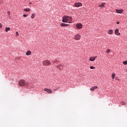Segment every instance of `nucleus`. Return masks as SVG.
<instances>
[{
    "label": "nucleus",
    "instance_id": "obj_15",
    "mask_svg": "<svg viewBox=\"0 0 127 127\" xmlns=\"http://www.w3.org/2000/svg\"><path fill=\"white\" fill-rule=\"evenodd\" d=\"M55 63H59V61H58V60L53 61V64H55Z\"/></svg>",
    "mask_w": 127,
    "mask_h": 127
},
{
    "label": "nucleus",
    "instance_id": "obj_19",
    "mask_svg": "<svg viewBox=\"0 0 127 127\" xmlns=\"http://www.w3.org/2000/svg\"><path fill=\"white\" fill-rule=\"evenodd\" d=\"M8 30H10V28H9V27H6L5 31L6 32H7V31H8Z\"/></svg>",
    "mask_w": 127,
    "mask_h": 127
},
{
    "label": "nucleus",
    "instance_id": "obj_5",
    "mask_svg": "<svg viewBox=\"0 0 127 127\" xmlns=\"http://www.w3.org/2000/svg\"><path fill=\"white\" fill-rule=\"evenodd\" d=\"M82 5H83L82 3L80 2H76L74 3V6L76 7H80V6H82Z\"/></svg>",
    "mask_w": 127,
    "mask_h": 127
},
{
    "label": "nucleus",
    "instance_id": "obj_25",
    "mask_svg": "<svg viewBox=\"0 0 127 127\" xmlns=\"http://www.w3.org/2000/svg\"><path fill=\"white\" fill-rule=\"evenodd\" d=\"M121 105H123L124 106V105H126V103H125V102H122L121 103Z\"/></svg>",
    "mask_w": 127,
    "mask_h": 127
},
{
    "label": "nucleus",
    "instance_id": "obj_10",
    "mask_svg": "<svg viewBox=\"0 0 127 127\" xmlns=\"http://www.w3.org/2000/svg\"><path fill=\"white\" fill-rule=\"evenodd\" d=\"M96 89H98V86H93V87L90 88V91L93 92V91H95V90H96Z\"/></svg>",
    "mask_w": 127,
    "mask_h": 127
},
{
    "label": "nucleus",
    "instance_id": "obj_20",
    "mask_svg": "<svg viewBox=\"0 0 127 127\" xmlns=\"http://www.w3.org/2000/svg\"><path fill=\"white\" fill-rule=\"evenodd\" d=\"M31 17L32 19H33V18H34V17H35V15H34V14H32L31 16Z\"/></svg>",
    "mask_w": 127,
    "mask_h": 127
},
{
    "label": "nucleus",
    "instance_id": "obj_23",
    "mask_svg": "<svg viewBox=\"0 0 127 127\" xmlns=\"http://www.w3.org/2000/svg\"><path fill=\"white\" fill-rule=\"evenodd\" d=\"M109 52H111V50L108 49L106 51V53H109Z\"/></svg>",
    "mask_w": 127,
    "mask_h": 127
},
{
    "label": "nucleus",
    "instance_id": "obj_34",
    "mask_svg": "<svg viewBox=\"0 0 127 127\" xmlns=\"http://www.w3.org/2000/svg\"><path fill=\"white\" fill-rule=\"evenodd\" d=\"M29 4H31V2H30V3H29Z\"/></svg>",
    "mask_w": 127,
    "mask_h": 127
},
{
    "label": "nucleus",
    "instance_id": "obj_31",
    "mask_svg": "<svg viewBox=\"0 0 127 127\" xmlns=\"http://www.w3.org/2000/svg\"><path fill=\"white\" fill-rule=\"evenodd\" d=\"M117 24H120V22H117Z\"/></svg>",
    "mask_w": 127,
    "mask_h": 127
},
{
    "label": "nucleus",
    "instance_id": "obj_26",
    "mask_svg": "<svg viewBox=\"0 0 127 127\" xmlns=\"http://www.w3.org/2000/svg\"><path fill=\"white\" fill-rule=\"evenodd\" d=\"M16 36H18V35H19L18 32H16Z\"/></svg>",
    "mask_w": 127,
    "mask_h": 127
},
{
    "label": "nucleus",
    "instance_id": "obj_7",
    "mask_svg": "<svg viewBox=\"0 0 127 127\" xmlns=\"http://www.w3.org/2000/svg\"><path fill=\"white\" fill-rule=\"evenodd\" d=\"M44 90L45 91V92H47V93H48L49 94H52V90H51V89L45 88Z\"/></svg>",
    "mask_w": 127,
    "mask_h": 127
},
{
    "label": "nucleus",
    "instance_id": "obj_33",
    "mask_svg": "<svg viewBox=\"0 0 127 127\" xmlns=\"http://www.w3.org/2000/svg\"><path fill=\"white\" fill-rule=\"evenodd\" d=\"M69 26V24H66V26Z\"/></svg>",
    "mask_w": 127,
    "mask_h": 127
},
{
    "label": "nucleus",
    "instance_id": "obj_29",
    "mask_svg": "<svg viewBox=\"0 0 127 127\" xmlns=\"http://www.w3.org/2000/svg\"><path fill=\"white\" fill-rule=\"evenodd\" d=\"M115 79V80H119V78H118V77H116Z\"/></svg>",
    "mask_w": 127,
    "mask_h": 127
},
{
    "label": "nucleus",
    "instance_id": "obj_12",
    "mask_svg": "<svg viewBox=\"0 0 127 127\" xmlns=\"http://www.w3.org/2000/svg\"><path fill=\"white\" fill-rule=\"evenodd\" d=\"M97 57H91L90 58V61H95Z\"/></svg>",
    "mask_w": 127,
    "mask_h": 127
},
{
    "label": "nucleus",
    "instance_id": "obj_3",
    "mask_svg": "<svg viewBox=\"0 0 127 127\" xmlns=\"http://www.w3.org/2000/svg\"><path fill=\"white\" fill-rule=\"evenodd\" d=\"M43 65L44 66H50L51 65V62L49 60H45L43 62Z\"/></svg>",
    "mask_w": 127,
    "mask_h": 127
},
{
    "label": "nucleus",
    "instance_id": "obj_2",
    "mask_svg": "<svg viewBox=\"0 0 127 127\" xmlns=\"http://www.w3.org/2000/svg\"><path fill=\"white\" fill-rule=\"evenodd\" d=\"M18 85L20 87H27L28 82H26L24 79H21L18 82Z\"/></svg>",
    "mask_w": 127,
    "mask_h": 127
},
{
    "label": "nucleus",
    "instance_id": "obj_11",
    "mask_svg": "<svg viewBox=\"0 0 127 127\" xmlns=\"http://www.w3.org/2000/svg\"><path fill=\"white\" fill-rule=\"evenodd\" d=\"M57 67L59 69V70H62V69L63 68V65L59 64Z\"/></svg>",
    "mask_w": 127,
    "mask_h": 127
},
{
    "label": "nucleus",
    "instance_id": "obj_24",
    "mask_svg": "<svg viewBox=\"0 0 127 127\" xmlns=\"http://www.w3.org/2000/svg\"><path fill=\"white\" fill-rule=\"evenodd\" d=\"M108 33L109 34H112V30H110Z\"/></svg>",
    "mask_w": 127,
    "mask_h": 127
},
{
    "label": "nucleus",
    "instance_id": "obj_6",
    "mask_svg": "<svg viewBox=\"0 0 127 127\" xmlns=\"http://www.w3.org/2000/svg\"><path fill=\"white\" fill-rule=\"evenodd\" d=\"M76 28H77L78 29H81V28H82V27H83V25H82L81 23H77L76 25Z\"/></svg>",
    "mask_w": 127,
    "mask_h": 127
},
{
    "label": "nucleus",
    "instance_id": "obj_1",
    "mask_svg": "<svg viewBox=\"0 0 127 127\" xmlns=\"http://www.w3.org/2000/svg\"><path fill=\"white\" fill-rule=\"evenodd\" d=\"M63 22H65V23H72V17L69 16H64L63 17Z\"/></svg>",
    "mask_w": 127,
    "mask_h": 127
},
{
    "label": "nucleus",
    "instance_id": "obj_9",
    "mask_svg": "<svg viewBox=\"0 0 127 127\" xmlns=\"http://www.w3.org/2000/svg\"><path fill=\"white\" fill-rule=\"evenodd\" d=\"M115 33L116 35H118V36L121 35V33L119 32V29H116L115 30Z\"/></svg>",
    "mask_w": 127,
    "mask_h": 127
},
{
    "label": "nucleus",
    "instance_id": "obj_17",
    "mask_svg": "<svg viewBox=\"0 0 127 127\" xmlns=\"http://www.w3.org/2000/svg\"><path fill=\"white\" fill-rule=\"evenodd\" d=\"M24 11H26L28 12V11H30L31 9L30 8H26L23 9Z\"/></svg>",
    "mask_w": 127,
    "mask_h": 127
},
{
    "label": "nucleus",
    "instance_id": "obj_30",
    "mask_svg": "<svg viewBox=\"0 0 127 127\" xmlns=\"http://www.w3.org/2000/svg\"><path fill=\"white\" fill-rule=\"evenodd\" d=\"M1 27H2V25H1V23H0V28H1Z\"/></svg>",
    "mask_w": 127,
    "mask_h": 127
},
{
    "label": "nucleus",
    "instance_id": "obj_16",
    "mask_svg": "<svg viewBox=\"0 0 127 127\" xmlns=\"http://www.w3.org/2000/svg\"><path fill=\"white\" fill-rule=\"evenodd\" d=\"M115 77H116V74L115 73H112V78L113 79V81H114Z\"/></svg>",
    "mask_w": 127,
    "mask_h": 127
},
{
    "label": "nucleus",
    "instance_id": "obj_14",
    "mask_svg": "<svg viewBox=\"0 0 127 127\" xmlns=\"http://www.w3.org/2000/svg\"><path fill=\"white\" fill-rule=\"evenodd\" d=\"M105 3H103L102 4H100L99 5V7H104V6H105Z\"/></svg>",
    "mask_w": 127,
    "mask_h": 127
},
{
    "label": "nucleus",
    "instance_id": "obj_8",
    "mask_svg": "<svg viewBox=\"0 0 127 127\" xmlns=\"http://www.w3.org/2000/svg\"><path fill=\"white\" fill-rule=\"evenodd\" d=\"M116 11L117 12V13H122V12H124V9H116Z\"/></svg>",
    "mask_w": 127,
    "mask_h": 127
},
{
    "label": "nucleus",
    "instance_id": "obj_21",
    "mask_svg": "<svg viewBox=\"0 0 127 127\" xmlns=\"http://www.w3.org/2000/svg\"><path fill=\"white\" fill-rule=\"evenodd\" d=\"M123 64H124V65H127V61H124L123 62Z\"/></svg>",
    "mask_w": 127,
    "mask_h": 127
},
{
    "label": "nucleus",
    "instance_id": "obj_13",
    "mask_svg": "<svg viewBox=\"0 0 127 127\" xmlns=\"http://www.w3.org/2000/svg\"><path fill=\"white\" fill-rule=\"evenodd\" d=\"M26 55H27V56H29V55H31V52L30 51H27L26 53Z\"/></svg>",
    "mask_w": 127,
    "mask_h": 127
},
{
    "label": "nucleus",
    "instance_id": "obj_18",
    "mask_svg": "<svg viewBox=\"0 0 127 127\" xmlns=\"http://www.w3.org/2000/svg\"><path fill=\"white\" fill-rule=\"evenodd\" d=\"M66 25L65 23H62L61 24V26H62V27H65Z\"/></svg>",
    "mask_w": 127,
    "mask_h": 127
},
{
    "label": "nucleus",
    "instance_id": "obj_4",
    "mask_svg": "<svg viewBox=\"0 0 127 127\" xmlns=\"http://www.w3.org/2000/svg\"><path fill=\"white\" fill-rule=\"evenodd\" d=\"M74 39L75 40H80L81 39V35L80 34H75L73 37Z\"/></svg>",
    "mask_w": 127,
    "mask_h": 127
},
{
    "label": "nucleus",
    "instance_id": "obj_32",
    "mask_svg": "<svg viewBox=\"0 0 127 127\" xmlns=\"http://www.w3.org/2000/svg\"><path fill=\"white\" fill-rule=\"evenodd\" d=\"M54 91H57V89H54Z\"/></svg>",
    "mask_w": 127,
    "mask_h": 127
},
{
    "label": "nucleus",
    "instance_id": "obj_28",
    "mask_svg": "<svg viewBox=\"0 0 127 127\" xmlns=\"http://www.w3.org/2000/svg\"><path fill=\"white\" fill-rule=\"evenodd\" d=\"M7 14H8V15H10V11H8Z\"/></svg>",
    "mask_w": 127,
    "mask_h": 127
},
{
    "label": "nucleus",
    "instance_id": "obj_27",
    "mask_svg": "<svg viewBox=\"0 0 127 127\" xmlns=\"http://www.w3.org/2000/svg\"><path fill=\"white\" fill-rule=\"evenodd\" d=\"M23 16L24 17H26L27 16V15H26V14H24V15H23Z\"/></svg>",
    "mask_w": 127,
    "mask_h": 127
},
{
    "label": "nucleus",
    "instance_id": "obj_22",
    "mask_svg": "<svg viewBox=\"0 0 127 127\" xmlns=\"http://www.w3.org/2000/svg\"><path fill=\"white\" fill-rule=\"evenodd\" d=\"M91 69H96V67L95 66H91L90 67Z\"/></svg>",
    "mask_w": 127,
    "mask_h": 127
}]
</instances>
